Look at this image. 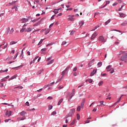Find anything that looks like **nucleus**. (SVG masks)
Wrapping results in <instances>:
<instances>
[{
	"label": "nucleus",
	"instance_id": "obj_1",
	"mask_svg": "<svg viewBox=\"0 0 127 127\" xmlns=\"http://www.w3.org/2000/svg\"><path fill=\"white\" fill-rule=\"evenodd\" d=\"M75 109H71L68 114V115H66L64 119H68V118H69V117H72L73 116V115H74V114H75Z\"/></svg>",
	"mask_w": 127,
	"mask_h": 127
},
{
	"label": "nucleus",
	"instance_id": "obj_2",
	"mask_svg": "<svg viewBox=\"0 0 127 127\" xmlns=\"http://www.w3.org/2000/svg\"><path fill=\"white\" fill-rule=\"evenodd\" d=\"M121 60L122 61H124L125 63H127V53L123 55V56L121 58Z\"/></svg>",
	"mask_w": 127,
	"mask_h": 127
},
{
	"label": "nucleus",
	"instance_id": "obj_3",
	"mask_svg": "<svg viewBox=\"0 0 127 127\" xmlns=\"http://www.w3.org/2000/svg\"><path fill=\"white\" fill-rule=\"evenodd\" d=\"M98 41H100L102 43H105L107 41V40L105 38L104 36H100L98 38Z\"/></svg>",
	"mask_w": 127,
	"mask_h": 127
},
{
	"label": "nucleus",
	"instance_id": "obj_4",
	"mask_svg": "<svg viewBox=\"0 0 127 127\" xmlns=\"http://www.w3.org/2000/svg\"><path fill=\"white\" fill-rule=\"evenodd\" d=\"M28 25V24H25L23 26L22 28L20 30V32L21 33H22V32H26V28L25 27L26 26H27Z\"/></svg>",
	"mask_w": 127,
	"mask_h": 127
},
{
	"label": "nucleus",
	"instance_id": "obj_5",
	"mask_svg": "<svg viewBox=\"0 0 127 127\" xmlns=\"http://www.w3.org/2000/svg\"><path fill=\"white\" fill-rule=\"evenodd\" d=\"M75 15H69L68 16V18H67V20H70V21H74L75 20V18H73Z\"/></svg>",
	"mask_w": 127,
	"mask_h": 127
},
{
	"label": "nucleus",
	"instance_id": "obj_6",
	"mask_svg": "<svg viewBox=\"0 0 127 127\" xmlns=\"http://www.w3.org/2000/svg\"><path fill=\"white\" fill-rule=\"evenodd\" d=\"M112 67V66L111 65H109L106 67V70H107V72H110V71H112V69L114 68Z\"/></svg>",
	"mask_w": 127,
	"mask_h": 127
},
{
	"label": "nucleus",
	"instance_id": "obj_7",
	"mask_svg": "<svg viewBox=\"0 0 127 127\" xmlns=\"http://www.w3.org/2000/svg\"><path fill=\"white\" fill-rule=\"evenodd\" d=\"M97 35L98 33H97V32H94V33H93L91 36V40H93V39H94Z\"/></svg>",
	"mask_w": 127,
	"mask_h": 127
},
{
	"label": "nucleus",
	"instance_id": "obj_8",
	"mask_svg": "<svg viewBox=\"0 0 127 127\" xmlns=\"http://www.w3.org/2000/svg\"><path fill=\"white\" fill-rule=\"evenodd\" d=\"M97 69H93V71L91 72L90 76L92 77V76H94L96 73H97Z\"/></svg>",
	"mask_w": 127,
	"mask_h": 127
},
{
	"label": "nucleus",
	"instance_id": "obj_9",
	"mask_svg": "<svg viewBox=\"0 0 127 127\" xmlns=\"http://www.w3.org/2000/svg\"><path fill=\"white\" fill-rule=\"evenodd\" d=\"M20 21H22L21 23H25V22H27V21H28V19L24 18L21 19Z\"/></svg>",
	"mask_w": 127,
	"mask_h": 127
},
{
	"label": "nucleus",
	"instance_id": "obj_10",
	"mask_svg": "<svg viewBox=\"0 0 127 127\" xmlns=\"http://www.w3.org/2000/svg\"><path fill=\"white\" fill-rule=\"evenodd\" d=\"M20 115L21 117H25V115H27V113H26V112H25V111H22L20 113Z\"/></svg>",
	"mask_w": 127,
	"mask_h": 127
},
{
	"label": "nucleus",
	"instance_id": "obj_11",
	"mask_svg": "<svg viewBox=\"0 0 127 127\" xmlns=\"http://www.w3.org/2000/svg\"><path fill=\"white\" fill-rule=\"evenodd\" d=\"M75 89H72L71 95H69L71 96V98H73V97H74V96L75 95Z\"/></svg>",
	"mask_w": 127,
	"mask_h": 127
},
{
	"label": "nucleus",
	"instance_id": "obj_12",
	"mask_svg": "<svg viewBox=\"0 0 127 127\" xmlns=\"http://www.w3.org/2000/svg\"><path fill=\"white\" fill-rule=\"evenodd\" d=\"M26 118L25 117H19L17 118V120L19 122L20 121H24Z\"/></svg>",
	"mask_w": 127,
	"mask_h": 127
},
{
	"label": "nucleus",
	"instance_id": "obj_13",
	"mask_svg": "<svg viewBox=\"0 0 127 127\" xmlns=\"http://www.w3.org/2000/svg\"><path fill=\"white\" fill-rule=\"evenodd\" d=\"M43 71H44V69L43 68L41 69V70H40L39 71L37 72V75H40V74H41V73H42Z\"/></svg>",
	"mask_w": 127,
	"mask_h": 127
},
{
	"label": "nucleus",
	"instance_id": "obj_14",
	"mask_svg": "<svg viewBox=\"0 0 127 127\" xmlns=\"http://www.w3.org/2000/svg\"><path fill=\"white\" fill-rule=\"evenodd\" d=\"M54 84H55V82H52L50 84H48L47 86H45L44 87L46 88L47 87H50V86H53V85H54Z\"/></svg>",
	"mask_w": 127,
	"mask_h": 127
},
{
	"label": "nucleus",
	"instance_id": "obj_15",
	"mask_svg": "<svg viewBox=\"0 0 127 127\" xmlns=\"http://www.w3.org/2000/svg\"><path fill=\"white\" fill-rule=\"evenodd\" d=\"M17 77V74L14 75L13 76H12L11 78H10L9 79V81L10 80H13V79H15V77Z\"/></svg>",
	"mask_w": 127,
	"mask_h": 127
},
{
	"label": "nucleus",
	"instance_id": "obj_16",
	"mask_svg": "<svg viewBox=\"0 0 127 127\" xmlns=\"http://www.w3.org/2000/svg\"><path fill=\"white\" fill-rule=\"evenodd\" d=\"M119 14L121 17H126V15L124 13H120Z\"/></svg>",
	"mask_w": 127,
	"mask_h": 127
},
{
	"label": "nucleus",
	"instance_id": "obj_17",
	"mask_svg": "<svg viewBox=\"0 0 127 127\" xmlns=\"http://www.w3.org/2000/svg\"><path fill=\"white\" fill-rule=\"evenodd\" d=\"M85 82H89L91 84V83H93V79H91L90 78L87 79L86 80Z\"/></svg>",
	"mask_w": 127,
	"mask_h": 127
},
{
	"label": "nucleus",
	"instance_id": "obj_18",
	"mask_svg": "<svg viewBox=\"0 0 127 127\" xmlns=\"http://www.w3.org/2000/svg\"><path fill=\"white\" fill-rule=\"evenodd\" d=\"M83 102L81 103V108L83 109L84 108V105L85 104V99L83 100Z\"/></svg>",
	"mask_w": 127,
	"mask_h": 127
},
{
	"label": "nucleus",
	"instance_id": "obj_19",
	"mask_svg": "<svg viewBox=\"0 0 127 127\" xmlns=\"http://www.w3.org/2000/svg\"><path fill=\"white\" fill-rule=\"evenodd\" d=\"M31 30H32V28H28L26 30V32H30Z\"/></svg>",
	"mask_w": 127,
	"mask_h": 127
},
{
	"label": "nucleus",
	"instance_id": "obj_20",
	"mask_svg": "<svg viewBox=\"0 0 127 127\" xmlns=\"http://www.w3.org/2000/svg\"><path fill=\"white\" fill-rule=\"evenodd\" d=\"M50 30H51V29H48L47 30V31H46V32H45V35H47V34H48V33H49V32H50Z\"/></svg>",
	"mask_w": 127,
	"mask_h": 127
},
{
	"label": "nucleus",
	"instance_id": "obj_21",
	"mask_svg": "<svg viewBox=\"0 0 127 127\" xmlns=\"http://www.w3.org/2000/svg\"><path fill=\"white\" fill-rule=\"evenodd\" d=\"M62 102H63V98H62L58 102V106H60V105H61V103H62Z\"/></svg>",
	"mask_w": 127,
	"mask_h": 127
},
{
	"label": "nucleus",
	"instance_id": "obj_22",
	"mask_svg": "<svg viewBox=\"0 0 127 127\" xmlns=\"http://www.w3.org/2000/svg\"><path fill=\"white\" fill-rule=\"evenodd\" d=\"M127 24V21H125V22H124L121 24V25H122V26H126Z\"/></svg>",
	"mask_w": 127,
	"mask_h": 127
},
{
	"label": "nucleus",
	"instance_id": "obj_23",
	"mask_svg": "<svg viewBox=\"0 0 127 127\" xmlns=\"http://www.w3.org/2000/svg\"><path fill=\"white\" fill-rule=\"evenodd\" d=\"M110 22H111V19H109L108 21L105 22V25H108V24H109V23Z\"/></svg>",
	"mask_w": 127,
	"mask_h": 127
},
{
	"label": "nucleus",
	"instance_id": "obj_24",
	"mask_svg": "<svg viewBox=\"0 0 127 127\" xmlns=\"http://www.w3.org/2000/svg\"><path fill=\"white\" fill-rule=\"evenodd\" d=\"M66 73H67V72L65 71V70H64L63 71H62L61 75H62L63 78L64 76V75H65L66 74Z\"/></svg>",
	"mask_w": 127,
	"mask_h": 127
},
{
	"label": "nucleus",
	"instance_id": "obj_25",
	"mask_svg": "<svg viewBox=\"0 0 127 127\" xmlns=\"http://www.w3.org/2000/svg\"><path fill=\"white\" fill-rule=\"evenodd\" d=\"M54 61V60H51L50 62H49L47 63V65H50V64H52L53 63Z\"/></svg>",
	"mask_w": 127,
	"mask_h": 127
},
{
	"label": "nucleus",
	"instance_id": "obj_26",
	"mask_svg": "<svg viewBox=\"0 0 127 127\" xmlns=\"http://www.w3.org/2000/svg\"><path fill=\"white\" fill-rule=\"evenodd\" d=\"M17 42H15V41H11L10 43V45H13V44H16V43H17Z\"/></svg>",
	"mask_w": 127,
	"mask_h": 127
},
{
	"label": "nucleus",
	"instance_id": "obj_27",
	"mask_svg": "<svg viewBox=\"0 0 127 127\" xmlns=\"http://www.w3.org/2000/svg\"><path fill=\"white\" fill-rule=\"evenodd\" d=\"M10 30V28L9 27L6 28V34H8Z\"/></svg>",
	"mask_w": 127,
	"mask_h": 127
},
{
	"label": "nucleus",
	"instance_id": "obj_28",
	"mask_svg": "<svg viewBox=\"0 0 127 127\" xmlns=\"http://www.w3.org/2000/svg\"><path fill=\"white\" fill-rule=\"evenodd\" d=\"M45 39H41L39 43L38 44V45H41V44H42V42H43V41L45 40Z\"/></svg>",
	"mask_w": 127,
	"mask_h": 127
},
{
	"label": "nucleus",
	"instance_id": "obj_29",
	"mask_svg": "<svg viewBox=\"0 0 127 127\" xmlns=\"http://www.w3.org/2000/svg\"><path fill=\"white\" fill-rule=\"evenodd\" d=\"M13 31H14V29L13 28H12L9 32L10 34H12V33H13Z\"/></svg>",
	"mask_w": 127,
	"mask_h": 127
},
{
	"label": "nucleus",
	"instance_id": "obj_30",
	"mask_svg": "<svg viewBox=\"0 0 127 127\" xmlns=\"http://www.w3.org/2000/svg\"><path fill=\"white\" fill-rule=\"evenodd\" d=\"M52 108H53V106L52 105H49L48 106V110L50 111V110H52Z\"/></svg>",
	"mask_w": 127,
	"mask_h": 127
},
{
	"label": "nucleus",
	"instance_id": "obj_31",
	"mask_svg": "<svg viewBox=\"0 0 127 127\" xmlns=\"http://www.w3.org/2000/svg\"><path fill=\"white\" fill-rule=\"evenodd\" d=\"M103 84H104V81H101L98 83V86H102Z\"/></svg>",
	"mask_w": 127,
	"mask_h": 127
},
{
	"label": "nucleus",
	"instance_id": "obj_32",
	"mask_svg": "<svg viewBox=\"0 0 127 127\" xmlns=\"http://www.w3.org/2000/svg\"><path fill=\"white\" fill-rule=\"evenodd\" d=\"M7 71H8V69H6L5 70H0V73H3L4 72H7Z\"/></svg>",
	"mask_w": 127,
	"mask_h": 127
},
{
	"label": "nucleus",
	"instance_id": "obj_33",
	"mask_svg": "<svg viewBox=\"0 0 127 127\" xmlns=\"http://www.w3.org/2000/svg\"><path fill=\"white\" fill-rule=\"evenodd\" d=\"M102 64H102V62H99L97 64V65H98V67H101V66H102Z\"/></svg>",
	"mask_w": 127,
	"mask_h": 127
},
{
	"label": "nucleus",
	"instance_id": "obj_34",
	"mask_svg": "<svg viewBox=\"0 0 127 127\" xmlns=\"http://www.w3.org/2000/svg\"><path fill=\"white\" fill-rule=\"evenodd\" d=\"M63 78V76H62L61 78L57 80L56 83H59V82H60V81H61V80H62Z\"/></svg>",
	"mask_w": 127,
	"mask_h": 127
},
{
	"label": "nucleus",
	"instance_id": "obj_35",
	"mask_svg": "<svg viewBox=\"0 0 127 127\" xmlns=\"http://www.w3.org/2000/svg\"><path fill=\"white\" fill-rule=\"evenodd\" d=\"M76 111H77V112H80V111H81V106H78Z\"/></svg>",
	"mask_w": 127,
	"mask_h": 127
},
{
	"label": "nucleus",
	"instance_id": "obj_36",
	"mask_svg": "<svg viewBox=\"0 0 127 127\" xmlns=\"http://www.w3.org/2000/svg\"><path fill=\"white\" fill-rule=\"evenodd\" d=\"M76 123V120H74L73 122L70 124V126H73Z\"/></svg>",
	"mask_w": 127,
	"mask_h": 127
},
{
	"label": "nucleus",
	"instance_id": "obj_37",
	"mask_svg": "<svg viewBox=\"0 0 127 127\" xmlns=\"http://www.w3.org/2000/svg\"><path fill=\"white\" fill-rule=\"evenodd\" d=\"M84 21H81L80 23H79V24H80V27L82 25H84Z\"/></svg>",
	"mask_w": 127,
	"mask_h": 127
},
{
	"label": "nucleus",
	"instance_id": "obj_38",
	"mask_svg": "<svg viewBox=\"0 0 127 127\" xmlns=\"http://www.w3.org/2000/svg\"><path fill=\"white\" fill-rule=\"evenodd\" d=\"M119 102H120V100H118L117 102H116L115 103H114L113 104V105H112V106L110 107V108H112V107H114V106H115V105H117V104H118V103H119Z\"/></svg>",
	"mask_w": 127,
	"mask_h": 127
},
{
	"label": "nucleus",
	"instance_id": "obj_39",
	"mask_svg": "<svg viewBox=\"0 0 127 127\" xmlns=\"http://www.w3.org/2000/svg\"><path fill=\"white\" fill-rule=\"evenodd\" d=\"M76 117L78 120H80V115L79 114L76 115Z\"/></svg>",
	"mask_w": 127,
	"mask_h": 127
},
{
	"label": "nucleus",
	"instance_id": "obj_40",
	"mask_svg": "<svg viewBox=\"0 0 127 127\" xmlns=\"http://www.w3.org/2000/svg\"><path fill=\"white\" fill-rule=\"evenodd\" d=\"M18 56V53H16V54L15 55V57H14L13 59H16V57H17Z\"/></svg>",
	"mask_w": 127,
	"mask_h": 127
},
{
	"label": "nucleus",
	"instance_id": "obj_41",
	"mask_svg": "<svg viewBox=\"0 0 127 127\" xmlns=\"http://www.w3.org/2000/svg\"><path fill=\"white\" fill-rule=\"evenodd\" d=\"M51 45H53V43H49L46 45V47H48V46H51Z\"/></svg>",
	"mask_w": 127,
	"mask_h": 127
},
{
	"label": "nucleus",
	"instance_id": "obj_42",
	"mask_svg": "<svg viewBox=\"0 0 127 127\" xmlns=\"http://www.w3.org/2000/svg\"><path fill=\"white\" fill-rule=\"evenodd\" d=\"M75 30H72L71 32H70V35H73V34H74V33H75Z\"/></svg>",
	"mask_w": 127,
	"mask_h": 127
},
{
	"label": "nucleus",
	"instance_id": "obj_43",
	"mask_svg": "<svg viewBox=\"0 0 127 127\" xmlns=\"http://www.w3.org/2000/svg\"><path fill=\"white\" fill-rule=\"evenodd\" d=\"M69 69H70V66L67 67L65 70H64L65 72H67V71H68V70H69Z\"/></svg>",
	"mask_w": 127,
	"mask_h": 127
},
{
	"label": "nucleus",
	"instance_id": "obj_44",
	"mask_svg": "<svg viewBox=\"0 0 127 127\" xmlns=\"http://www.w3.org/2000/svg\"><path fill=\"white\" fill-rule=\"evenodd\" d=\"M17 88H20V89H23V87H22V86H17L14 87V89H17Z\"/></svg>",
	"mask_w": 127,
	"mask_h": 127
},
{
	"label": "nucleus",
	"instance_id": "obj_45",
	"mask_svg": "<svg viewBox=\"0 0 127 127\" xmlns=\"http://www.w3.org/2000/svg\"><path fill=\"white\" fill-rule=\"evenodd\" d=\"M95 61V59H93L92 61H91L90 62H89V64H93V63H94V62Z\"/></svg>",
	"mask_w": 127,
	"mask_h": 127
},
{
	"label": "nucleus",
	"instance_id": "obj_46",
	"mask_svg": "<svg viewBox=\"0 0 127 127\" xmlns=\"http://www.w3.org/2000/svg\"><path fill=\"white\" fill-rule=\"evenodd\" d=\"M56 112L53 111L51 114V116H54V115H56Z\"/></svg>",
	"mask_w": 127,
	"mask_h": 127
},
{
	"label": "nucleus",
	"instance_id": "obj_47",
	"mask_svg": "<svg viewBox=\"0 0 127 127\" xmlns=\"http://www.w3.org/2000/svg\"><path fill=\"white\" fill-rule=\"evenodd\" d=\"M71 99H72V97H71V96H69V97L68 98V103H70L71 102Z\"/></svg>",
	"mask_w": 127,
	"mask_h": 127
},
{
	"label": "nucleus",
	"instance_id": "obj_48",
	"mask_svg": "<svg viewBox=\"0 0 127 127\" xmlns=\"http://www.w3.org/2000/svg\"><path fill=\"white\" fill-rule=\"evenodd\" d=\"M46 30H47V29L46 28L43 29L41 30V32L42 33L44 31H46Z\"/></svg>",
	"mask_w": 127,
	"mask_h": 127
},
{
	"label": "nucleus",
	"instance_id": "obj_49",
	"mask_svg": "<svg viewBox=\"0 0 127 127\" xmlns=\"http://www.w3.org/2000/svg\"><path fill=\"white\" fill-rule=\"evenodd\" d=\"M66 43H67V42L66 41L63 42L62 43V45H65V44H66Z\"/></svg>",
	"mask_w": 127,
	"mask_h": 127
},
{
	"label": "nucleus",
	"instance_id": "obj_50",
	"mask_svg": "<svg viewBox=\"0 0 127 127\" xmlns=\"http://www.w3.org/2000/svg\"><path fill=\"white\" fill-rule=\"evenodd\" d=\"M83 86H84V83H82L81 84V85H80L78 88H81V87H83Z\"/></svg>",
	"mask_w": 127,
	"mask_h": 127
},
{
	"label": "nucleus",
	"instance_id": "obj_51",
	"mask_svg": "<svg viewBox=\"0 0 127 127\" xmlns=\"http://www.w3.org/2000/svg\"><path fill=\"white\" fill-rule=\"evenodd\" d=\"M52 99H53V97L51 96H49L47 98L48 100H52Z\"/></svg>",
	"mask_w": 127,
	"mask_h": 127
},
{
	"label": "nucleus",
	"instance_id": "obj_52",
	"mask_svg": "<svg viewBox=\"0 0 127 127\" xmlns=\"http://www.w3.org/2000/svg\"><path fill=\"white\" fill-rule=\"evenodd\" d=\"M99 103L101 104V105H103V106H105V104H104V101H100Z\"/></svg>",
	"mask_w": 127,
	"mask_h": 127
},
{
	"label": "nucleus",
	"instance_id": "obj_53",
	"mask_svg": "<svg viewBox=\"0 0 127 127\" xmlns=\"http://www.w3.org/2000/svg\"><path fill=\"white\" fill-rule=\"evenodd\" d=\"M46 50H47V48H46L41 49V51H46Z\"/></svg>",
	"mask_w": 127,
	"mask_h": 127
},
{
	"label": "nucleus",
	"instance_id": "obj_54",
	"mask_svg": "<svg viewBox=\"0 0 127 127\" xmlns=\"http://www.w3.org/2000/svg\"><path fill=\"white\" fill-rule=\"evenodd\" d=\"M8 45V44H6L3 48H2V49H5V48H6V47H7V46Z\"/></svg>",
	"mask_w": 127,
	"mask_h": 127
},
{
	"label": "nucleus",
	"instance_id": "obj_55",
	"mask_svg": "<svg viewBox=\"0 0 127 127\" xmlns=\"http://www.w3.org/2000/svg\"><path fill=\"white\" fill-rule=\"evenodd\" d=\"M26 106H27L28 107H29V102H26L25 103Z\"/></svg>",
	"mask_w": 127,
	"mask_h": 127
},
{
	"label": "nucleus",
	"instance_id": "obj_56",
	"mask_svg": "<svg viewBox=\"0 0 127 127\" xmlns=\"http://www.w3.org/2000/svg\"><path fill=\"white\" fill-rule=\"evenodd\" d=\"M54 17H55V15H53L51 18V20H53V19H54Z\"/></svg>",
	"mask_w": 127,
	"mask_h": 127
},
{
	"label": "nucleus",
	"instance_id": "obj_57",
	"mask_svg": "<svg viewBox=\"0 0 127 127\" xmlns=\"http://www.w3.org/2000/svg\"><path fill=\"white\" fill-rule=\"evenodd\" d=\"M6 80H7V79L5 78V77H4V78H3V79H1V81H2V82H4V81H6Z\"/></svg>",
	"mask_w": 127,
	"mask_h": 127
},
{
	"label": "nucleus",
	"instance_id": "obj_58",
	"mask_svg": "<svg viewBox=\"0 0 127 127\" xmlns=\"http://www.w3.org/2000/svg\"><path fill=\"white\" fill-rule=\"evenodd\" d=\"M115 72V70H114V68H112V71L110 72V74H113Z\"/></svg>",
	"mask_w": 127,
	"mask_h": 127
},
{
	"label": "nucleus",
	"instance_id": "obj_59",
	"mask_svg": "<svg viewBox=\"0 0 127 127\" xmlns=\"http://www.w3.org/2000/svg\"><path fill=\"white\" fill-rule=\"evenodd\" d=\"M98 27H100V25H97L94 27V29L96 30V29H97V28H98Z\"/></svg>",
	"mask_w": 127,
	"mask_h": 127
},
{
	"label": "nucleus",
	"instance_id": "obj_60",
	"mask_svg": "<svg viewBox=\"0 0 127 127\" xmlns=\"http://www.w3.org/2000/svg\"><path fill=\"white\" fill-rule=\"evenodd\" d=\"M39 57H38V56H36L33 61L35 62V60H36Z\"/></svg>",
	"mask_w": 127,
	"mask_h": 127
},
{
	"label": "nucleus",
	"instance_id": "obj_61",
	"mask_svg": "<svg viewBox=\"0 0 127 127\" xmlns=\"http://www.w3.org/2000/svg\"><path fill=\"white\" fill-rule=\"evenodd\" d=\"M11 116V111H9V114L8 115V117H10Z\"/></svg>",
	"mask_w": 127,
	"mask_h": 127
},
{
	"label": "nucleus",
	"instance_id": "obj_62",
	"mask_svg": "<svg viewBox=\"0 0 127 127\" xmlns=\"http://www.w3.org/2000/svg\"><path fill=\"white\" fill-rule=\"evenodd\" d=\"M101 76H107V73H101Z\"/></svg>",
	"mask_w": 127,
	"mask_h": 127
},
{
	"label": "nucleus",
	"instance_id": "obj_63",
	"mask_svg": "<svg viewBox=\"0 0 127 127\" xmlns=\"http://www.w3.org/2000/svg\"><path fill=\"white\" fill-rule=\"evenodd\" d=\"M73 71H77V67H75L73 69Z\"/></svg>",
	"mask_w": 127,
	"mask_h": 127
},
{
	"label": "nucleus",
	"instance_id": "obj_64",
	"mask_svg": "<svg viewBox=\"0 0 127 127\" xmlns=\"http://www.w3.org/2000/svg\"><path fill=\"white\" fill-rule=\"evenodd\" d=\"M0 87L2 88V87H3V83H0Z\"/></svg>",
	"mask_w": 127,
	"mask_h": 127
}]
</instances>
